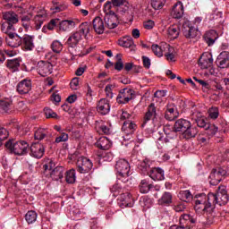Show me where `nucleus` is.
<instances>
[{"label": "nucleus", "mask_w": 229, "mask_h": 229, "mask_svg": "<svg viewBox=\"0 0 229 229\" xmlns=\"http://www.w3.org/2000/svg\"><path fill=\"white\" fill-rule=\"evenodd\" d=\"M65 180L67 183H74L76 182V171L74 169L67 171Z\"/></svg>", "instance_id": "a18cd8bd"}, {"label": "nucleus", "mask_w": 229, "mask_h": 229, "mask_svg": "<svg viewBox=\"0 0 229 229\" xmlns=\"http://www.w3.org/2000/svg\"><path fill=\"white\" fill-rule=\"evenodd\" d=\"M50 176L52 180H55L56 182L62 180L64 178V167L56 166L50 172Z\"/></svg>", "instance_id": "f704fd0d"}, {"label": "nucleus", "mask_w": 229, "mask_h": 229, "mask_svg": "<svg viewBox=\"0 0 229 229\" xmlns=\"http://www.w3.org/2000/svg\"><path fill=\"white\" fill-rule=\"evenodd\" d=\"M51 48L54 53H62V49H64V45L59 40H55L51 44Z\"/></svg>", "instance_id": "de8ad7c7"}, {"label": "nucleus", "mask_w": 229, "mask_h": 229, "mask_svg": "<svg viewBox=\"0 0 229 229\" xmlns=\"http://www.w3.org/2000/svg\"><path fill=\"white\" fill-rule=\"evenodd\" d=\"M7 67L12 72H15L21 67V61L19 59H10L7 61Z\"/></svg>", "instance_id": "e433bc0d"}, {"label": "nucleus", "mask_w": 229, "mask_h": 229, "mask_svg": "<svg viewBox=\"0 0 229 229\" xmlns=\"http://www.w3.org/2000/svg\"><path fill=\"white\" fill-rule=\"evenodd\" d=\"M148 176L154 180V182H161L162 180H165V175L164 174V170L160 167H154L151 168Z\"/></svg>", "instance_id": "a211bd4d"}, {"label": "nucleus", "mask_w": 229, "mask_h": 229, "mask_svg": "<svg viewBox=\"0 0 229 229\" xmlns=\"http://www.w3.org/2000/svg\"><path fill=\"white\" fill-rule=\"evenodd\" d=\"M123 133V140H130L131 139V135L135 133V130H137V124L131 122V120H127L123 122V125L122 127Z\"/></svg>", "instance_id": "6e6552de"}, {"label": "nucleus", "mask_w": 229, "mask_h": 229, "mask_svg": "<svg viewBox=\"0 0 229 229\" xmlns=\"http://www.w3.org/2000/svg\"><path fill=\"white\" fill-rule=\"evenodd\" d=\"M118 44L122 47H133V46H135V42H133V38H131V36L123 37L118 40Z\"/></svg>", "instance_id": "473e14b6"}, {"label": "nucleus", "mask_w": 229, "mask_h": 229, "mask_svg": "<svg viewBox=\"0 0 229 229\" xmlns=\"http://www.w3.org/2000/svg\"><path fill=\"white\" fill-rule=\"evenodd\" d=\"M104 21L109 30H114L119 26V18H117V14H107L105 16Z\"/></svg>", "instance_id": "412c9836"}, {"label": "nucleus", "mask_w": 229, "mask_h": 229, "mask_svg": "<svg viewBox=\"0 0 229 229\" xmlns=\"http://www.w3.org/2000/svg\"><path fill=\"white\" fill-rule=\"evenodd\" d=\"M44 112L47 119H56V117H58V114H56L51 108L46 107Z\"/></svg>", "instance_id": "6e6d98bb"}, {"label": "nucleus", "mask_w": 229, "mask_h": 229, "mask_svg": "<svg viewBox=\"0 0 229 229\" xmlns=\"http://www.w3.org/2000/svg\"><path fill=\"white\" fill-rule=\"evenodd\" d=\"M194 202V208L197 214H206V216H209L212 214V212H214V204L208 199V194H197L195 196Z\"/></svg>", "instance_id": "f257e3e1"}, {"label": "nucleus", "mask_w": 229, "mask_h": 229, "mask_svg": "<svg viewBox=\"0 0 229 229\" xmlns=\"http://www.w3.org/2000/svg\"><path fill=\"white\" fill-rule=\"evenodd\" d=\"M59 31H71L76 28V21L73 19L63 20L58 22Z\"/></svg>", "instance_id": "6ab92c4d"}, {"label": "nucleus", "mask_w": 229, "mask_h": 229, "mask_svg": "<svg viewBox=\"0 0 229 229\" xmlns=\"http://www.w3.org/2000/svg\"><path fill=\"white\" fill-rule=\"evenodd\" d=\"M81 38V32H75L72 34L67 39L68 46H70V47H76L78 44H80Z\"/></svg>", "instance_id": "7c9ffc66"}, {"label": "nucleus", "mask_w": 229, "mask_h": 229, "mask_svg": "<svg viewBox=\"0 0 229 229\" xmlns=\"http://www.w3.org/2000/svg\"><path fill=\"white\" fill-rule=\"evenodd\" d=\"M131 114L126 111H123L120 116L121 121H130Z\"/></svg>", "instance_id": "774afa93"}, {"label": "nucleus", "mask_w": 229, "mask_h": 229, "mask_svg": "<svg viewBox=\"0 0 229 229\" xmlns=\"http://www.w3.org/2000/svg\"><path fill=\"white\" fill-rule=\"evenodd\" d=\"M171 203H173V195L167 191L158 199L159 205H169Z\"/></svg>", "instance_id": "ea45409f"}, {"label": "nucleus", "mask_w": 229, "mask_h": 229, "mask_svg": "<svg viewBox=\"0 0 229 229\" xmlns=\"http://www.w3.org/2000/svg\"><path fill=\"white\" fill-rule=\"evenodd\" d=\"M93 29L98 35L105 33V22L101 17L98 16L93 20Z\"/></svg>", "instance_id": "bb28decb"}, {"label": "nucleus", "mask_w": 229, "mask_h": 229, "mask_svg": "<svg viewBox=\"0 0 229 229\" xmlns=\"http://www.w3.org/2000/svg\"><path fill=\"white\" fill-rule=\"evenodd\" d=\"M111 192H113L114 196H118L120 192H123V188L119 184H114L111 188Z\"/></svg>", "instance_id": "e2e57ef3"}, {"label": "nucleus", "mask_w": 229, "mask_h": 229, "mask_svg": "<svg viewBox=\"0 0 229 229\" xmlns=\"http://www.w3.org/2000/svg\"><path fill=\"white\" fill-rule=\"evenodd\" d=\"M60 22L59 19H53L50 21V22L47 25V30H53L55 28H56V24Z\"/></svg>", "instance_id": "0e129e2a"}, {"label": "nucleus", "mask_w": 229, "mask_h": 229, "mask_svg": "<svg viewBox=\"0 0 229 229\" xmlns=\"http://www.w3.org/2000/svg\"><path fill=\"white\" fill-rule=\"evenodd\" d=\"M183 4L177 2L172 8L171 15L174 19H182V17H183Z\"/></svg>", "instance_id": "393cba45"}, {"label": "nucleus", "mask_w": 229, "mask_h": 229, "mask_svg": "<svg viewBox=\"0 0 229 229\" xmlns=\"http://www.w3.org/2000/svg\"><path fill=\"white\" fill-rule=\"evenodd\" d=\"M5 148L9 149L12 153L18 156L28 155V151H30V144L26 142V140H9L5 143Z\"/></svg>", "instance_id": "7ed1b4c3"}, {"label": "nucleus", "mask_w": 229, "mask_h": 229, "mask_svg": "<svg viewBox=\"0 0 229 229\" xmlns=\"http://www.w3.org/2000/svg\"><path fill=\"white\" fill-rule=\"evenodd\" d=\"M167 37L170 40H175L180 37V25L174 24L167 29Z\"/></svg>", "instance_id": "c85d7f7f"}, {"label": "nucleus", "mask_w": 229, "mask_h": 229, "mask_svg": "<svg viewBox=\"0 0 229 229\" xmlns=\"http://www.w3.org/2000/svg\"><path fill=\"white\" fill-rule=\"evenodd\" d=\"M8 130H6L4 127H0V140L3 142V140H6L8 139Z\"/></svg>", "instance_id": "680f3d73"}, {"label": "nucleus", "mask_w": 229, "mask_h": 229, "mask_svg": "<svg viewBox=\"0 0 229 229\" xmlns=\"http://www.w3.org/2000/svg\"><path fill=\"white\" fill-rule=\"evenodd\" d=\"M46 19H47V13L45 10H42L39 13H38V14L34 17L35 29L40 30Z\"/></svg>", "instance_id": "a878e982"}, {"label": "nucleus", "mask_w": 229, "mask_h": 229, "mask_svg": "<svg viewBox=\"0 0 229 229\" xmlns=\"http://www.w3.org/2000/svg\"><path fill=\"white\" fill-rule=\"evenodd\" d=\"M173 114H174V106H168L166 113L165 114V119H167L168 121H173L175 117Z\"/></svg>", "instance_id": "864d4df0"}, {"label": "nucleus", "mask_w": 229, "mask_h": 229, "mask_svg": "<svg viewBox=\"0 0 229 229\" xmlns=\"http://www.w3.org/2000/svg\"><path fill=\"white\" fill-rule=\"evenodd\" d=\"M208 199L215 205H226L228 203V191L225 187H219L216 194L208 193Z\"/></svg>", "instance_id": "20e7f679"}, {"label": "nucleus", "mask_w": 229, "mask_h": 229, "mask_svg": "<svg viewBox=\"0 0 229 229\" xmlns=\"http://www.w3.org/2000/svg\"><path fill=\"white\" fill-rule=\"evenodd\" d=\"M214 64V59L210 54L205 55H203L199 59V65L201 69H208V67H212Z\"/></svg>", "instance_id": "c756f323"}, {"label": "nucleus", "mask_w": 229, "mask_h": 229, "mask_svg": "<svg viewBox=\"0 0 229 229\" xmlns=\"http://www.w3.org/2000/svg\"><path fill=\"white\" fill-rule=\"evenodd\" d=\"M140 205L144 208H149L151 207V200H149L146 198H143L140 199Z\"/></svg>", "instance_id": "338daca9"}, {"label": "nucleus", "mask_w": 229, "mask_h": 229, "mask_svg": "<svg viewBox=\"0 0 229 229\" xmlns=\"http://www.w3.org/2000/svg\"><path fill=\"white\" fill-rule=\"evenodd\" d=\"M44 153H46V148L42 143H33L30 146V157L34 158H41L44 157Z\"/></svg>", "instance_id": "4468645a"}, {"label": "nucleus", "mask_w": 229, "mask_h": 229, "mask_svg": "<svg viewBox=\"0 0 229 229\" xmlns=\"http://www.w3.org/2000/svg\"><path fill=\"white\" fill-rule=\"evenodd\" d=\"M1 31L9 37L15 33V27L12 23H7L6 21L2 22Z\"/></svg>", "instance_id": "72a5a7b5"}, {"label": "nucleus", "mask_w": 229, "mask_h": 229, "mask_svg": "<svg viewBox=\"0 0 229 229\" xmlns=\"http://www.w3.org/2000/svg\"><path fill=\"white\" fill-rule=\"evenodd\" d=\"M97 148H99V149H110L112 148V142L108 138L106 137H101L97 142H96Z\"/></svg>", "instance_id": "2f4dec72"}, {"label": "nucleus", "mask_w": 229, "mask_h": 229, "mask_svg": "<svg viewBox=\"0 0 229 229\" xmlns=\"http://www.w3.org/2000/svg\"><path fill=\"white\" fill-rule=\"evenodd\" d=\"M139 169L143 174H149V171H151V161L149 159H144L140 164Z\"/></svg>", "instance_id": "c9c22d12"}, {"label": "nucleus", "mask_w": 229, "mask_h": 229, "mask_svg": "<svg viewBox=\"0 0 229 229\" xmlns=\"http://www.w3.org/2000/svg\"><path fill=\"white\" fill-rule=\"evenodd\" d=\"M226 174V171L223 170V168H217L212 170L209 174V183L210 185H218V183L223 180V176Z\"/></svg>", "instance_id": "f8f14e48"}, {"label": "nucleus", "mask_w": 229, "mask_h": 229, "mask_svg": "<svg viewBox=\"0 0 229 229\" xmlns=\"http://www.w3.org/2000/svg\"><path fill=\"white\" fill-rule=\"evenodd\" d=\"M155 119H157V107L155 106V104H150L145 114V120L141 125L142 128L146 126V123H148V121H155Z\"/></svg>", "instance_id": "aec40b11"}, {"label": "nucleus", "mask_w": 229, "mask_h": 229, "mask_svg": "<svg viewBox=\"0 0 229 229\" xmlns=\"http://www.w3.org/2000/svg\"><path fill=\"white\" fill-rule=\"evenodd\" d=\"M182 33L186 38H196L199 35L198 29L191 25V21H186L182 24Z\"/></svg>", "instance_id": "9d476101"}, {"label": "nucleus", "mask_w": 229, "mask_h": 229, "mask_svg": "<svg viewBox=\"0 0 229 229\" xmlns=\"http://www.w3.org/2000/svg\"><path fill=\"white\" fill-rule=\"evenodd\" d=\"M151 189V184L148 182V180H142L140 183V192L141 194H148L149 190Z\"/></svg>", "instance_id": "79ce46f5"}, {"label": "nucleus", "mask_w": 229, "mask_h": 229, "mask_svg": "<svg viewBox=\"0 0 229 229\" xmlns=\"http://www.w3.org/2000/svg\"><path fill=\"white\" fill-rule=\"evenodd\" d=\"M116 63L114 64L115 71H123L124 69V63L121 57V54L116 55Z\"/></svg>", "instance_id": "3c124183"}, {"label": "nucleus", "mask_w": 229, "mask_h": 229, "mask_svg": "<svg viewBox=\"0 0 229 229\" xmlns=\"http://www.w3.org/2000/svg\"><path fill=\"white\" fill-rule=\"evenodd\" d=\"M216 64L219 69H229V52L223 51L216 58Z\"/></svg>", "instance_id": "2eb2a0df"}, {"label": "nucleus", "mask_w": 229, "mask_h": 229, "mask_svg": "<svg viewBox=\"0 0 229 229\" xmlns=\"http://www.w3.org/2000/svg\"><path fill=\"white\" fill-rule=\"evenodd\" d=\"M177 131L174 130V131H165V136H160L157 139V146L158 148H163V146L165 144H167L168 142H171V140H173L174 139H176L177 134H176Z\"/></svg>", "instance_id": "ddd939ff"}, {"label": "nucleus", "mask_w": 229, "mask_h": 229, "mask_svg": "<svg viewBox=\"0 0 229 229\" xmlns=\"http://www.w3.org/2000/svg\"><path fill=\"white\" fill-rule=\"evenodd\" d=\"M165 4V0H152L151 6L154 10H162Z\"/></svg>", "instance_id": "8fccbe9b"}, {"label": "nucleus", "mask_w": 229, "mask_h": 229, "mask_svg": "<svg viewBox=\"0 0 229 229\" xmlns=\"http://www.w3.org/2000/svg\"><path fill=\"white\" fill-rule=\"evenodd\" d=\"M3 19L7 24H13V26L19 22V15L12 11L4 13Z\"/></svg>", "instance_id": "cd10ccee"}, {"label": "nucleus", "mask_w": 229, "mask_h": 229, "mask_svg": "<svg viewBox=\"0 0 229 229\" xmlns=\"http://www.w3.org/2000/svg\"><path fill=\"white\" fill-rule=\"evenodd\" d=\"M10 100H1L0 101V107L4 110L5 112H7V110H9L10 108Z\"/></svg>", "instance_id": "69168bd1"}, {"label": "nucleus", "mask_w": 229, "mask_h": 229, "mask_svg": "<svg viewBox=\"0 0 229 229\" xmlns=\"http://www.w3.org/2000/svg\"><path fill=\"white\" fill-rule=\"evenodd\" d=\"M175 131H182L184 139H192L198 135V128L192 127L188 120L183 118L178 119L174 125Z\"/></svg>", "instance_id": "f03ea898"}, {"label": "nucleus", "mask_w": 229, "mask_h": 229, "mask_svg": "<svg viewBox=\"0 0 229 229\" xmlns=\"http://www.w3.org/2000/svg\"><path fill=\"white\" fill-rule=\"evenodd\" d=\"M5 44L9 47H21V46H22V38H21L17 32H14L5 37Z\"/></svg>", "instance_id": "9b49d317"}, {"label": "nucleus", "mask_w": 229, "mask_h": 229, "mask_svg": "<svg viewBox=\"0 0 229 229\" xmlns=\"http://www.w3.org/2000/svg\"><path fill=\"white\" fill-rule=\"evenodd\" d=\"M69 140V134L62 132V134L55 139V142H67Z\"/></svg>", "instance_id": "13d9d810"}, {"label": "nucleus", "mask_w": 229, "mask_h": 229, "mask_svg": "<svg viewBox=\"0 0 229 229\" xmlns=\"http://www.w3.org/2000/svg\"><path fill=\"white\" fill-rule=\"evenodd\" d=\"M36 69L39 76H49L53 72V64L49 62L39 61Z\"/></svg>", "instance_id": "1a4fd4ad"}, {"label": "nucleus", "mask_w": 229, "mask_h": 229, "mask_svg": "<svg viewBox=\"0 0 229 229\" xmlns=\"http://www.w3.org/2000/svg\"><path fill=\"white\" fill-rule=\"evenodd\" d=\"M118 204L122 208H124L126 207H133V199L131 198V195L130 193H123L121 194L118 198Z\"/></svg>", "instance_id": "f3484780"}, {"label": "nucleus", "mask_w": 229, "mask_h": 229, "mask_svg": "<svg viewBox=\"0 0 229 229\" xmlns=\"http://www.w3.org/2000/svg\"><path fill=\"white\" fill-rule=\"evenodd\" d=\"M17 90L19 94H28L31 90V81L25 79L20 81L17 85Z\"/></svg>", "instance_id": "b1692460"}, {"label": "nucleus", "mask_w": 229, "mask_h": 229, "mask_svg": "<svg viewBox=\"0 0 229 229\" xmlns=\"http://www.w3.org/2000/svg\"><path fill=\"white\" fill-rule=\"evenodd\" d=\"M133 96H135V91L131 89L125 88L120 90L116 101L122 105H126V103H130L133 99Z\"/></svg>", "instance_id": "423d86ee"}, {"label": "nucleus", "mask_w": 229, "mask_h": 229, "mask_svg": "<svg viewBox=\"0 0 229 229\" xmlns=\"http://www.w3.org/2000/svg\"><path fill=\"white\" fill-rule=\"evenodd\" d=\"M32 17H33V15L31 13L23 15L21 17V25L23 28H25V30H30V28H31Z\"/></svg>", "instance_id": "a19ab883"}, {"label": "nucleus", "mask_w": 229, "mask_h": 229, "mask_svg": "<svg viewBox=\"0 0 229 229\" xmlns=\"http://www.w3.org/2000/svg\"><path fill=\"white\" fill-rule=\"evenodd\" d=\"M115 86L112 85V84H108L107 86H106V95L107 98H109L110 99H112V98H114V93H112V89H114Z\"/></svg>", "instance_id": "bf43d9fd"}, {"label": "nucleus", "mask_w": 229, "mask_h": 229, "mask_svg": "<svg viewBox=\"0 0 229 229\" xmlns=\"http://www.w3.org/2000/svg\"><path fill=\"white\" fill-rule=\"evenodd\" d=\"M92 161L90 159L85 157H80L77 159V171L78 173H81V174H85L87 173H89V171L93 167Z\"/></svg>", "instance_id": "39448f33"}, {"label": "nucleus", "mask_w": 229, "mask_h": 229, "mask_svg": "<svg viewBox=\"0 0 229 229\" xmlns=\"http://www.w3.org/2000/svg\"><path fill=\"white\" fill-rule=\"evenodd\" d=\"M167 48L165 47V45L164 47L159 46V45H152V51L156 56L158 58H161V56H164V53Z\"/></svg>", "instance_id": "58836bf2"}, {"label": "nucleus", "mask_w": 229, "mask_h": 229, "mask_svg": "<svg viewBox=\"0 0 229 229\" xmlns=\"http://www.w3.org/2000/svg\"><path fill=\"white\" fill-rule=\"evenodd\" d=\"M208 114L211 119H217L219 117V108L218 107L209 108Z\"/></svg>", "instance_id": "4d7b16f0"}, {"label": "nucleus", "mask_w": 229, "mask_h": 229, "mask_svg": "<svg viewBox=\"0 0 229 229\" xmlns=\"http://www.w3.org/2000/svg\"><path fill=\"white\" fill-rule=\"evenodd\" d=\"M97 110L98 114H101V115H106L110 112V102H108V99L102 98L98 101Z\"/></svg>", "instance_id": "5701e85b"}, {"label": "nucleus", "mask_w": 229, "mask_h": 229, "mask_svg": "<svg viewBox=\"0 0 229 229\" xmlns=\"http://www.w3.org/2000/svg\"><path fill=\"white\" fill-rule=\"evenodd\" d=\"M115 169L118 176H122L123 178H128L130 176V163L126 159H119L116 162Z\"/></svg>", "instance_id": "0eeeda50"}, {"label": "nucleus", "mask_w": 229, "mask_h": 229, "mask_svg": "<svg viewBox=\"0 0 229 229\" xmlns=\"http://www.w3.org/2000/svg\"><path fill=\"white\" fill-rule=\"evenodd\" d=\"M70 87L72 90H78V88L80 87V79L73 78L70 82Z\"/></svg>", "instance_id": "052dcab7"}, {"label": "nucleus", "mask_w": 229, "mask_h": 229, "mask_svg": "<svg viewBox=\"0 0 229 229\" xmlns=\"http://www.w3.org/2000/svg\"><path fill=\"white\" fill-rule=\"evenodd\" d=\"M115 7L114 4H112V2H106L104 4V13H106V15H112V14H115V12H114V8Z\"/></svg>", "instance_id": "49530a36"}, {"label": "nucleus", "mask_w": 229, "mask_h": 229, "mask_svg": "<svg viewBox=\"0 0 229 229\" xmlns=\"http://www.w3.org/2000/svg\"><path fill=\"white\" fill-rule=\"evenodd\" d=\"M46 137V130L43 128L38 129L34 133V139L36 140H42Z\"/></svg>", "instance_id": "603ef678"}, {"label": "nucleus", "mask_w": 229, "mask_h": 229, "mask_svg": "<svg viewBox=\"0 0 229 229\" xmlns=\"http://www.w3.org/2000/svg\"><path fill=\"white\" fill-rule=\"evenodd\" d=\"M203 38H204V42H206L208 46H214V44H216V40L219 38V35L217 34V31L212 30L207 31L204 34Z\"/></svg>", "instance_id": "4be33fe9"}, {"label": "nucleus", "mask_w": 229, "mask_h": 229, "mask_svg": "<svg viewBox=\"0 0 229 229\" xmlns=\"http://www.w3.org/2000/svg\"><path fill=\"white\" fill-rule=\"evenodd\" d=\"M21 46L23 51H33L35 49V36L24 35L21 38Z\"/></svg>", "instance_id": "dca6fc26"}, {"label": "nucleus", "mask_w": 229, "mask_h": 229, "mask_svg": "<svg viewBox=\"0 0 229 229\" xmlns=\"http://www.w3.org/2000/svg\"><path fill=\"white\" fill-rule=\"evenodd\" d=\"M37 212L33 210L28 211L25 215V220L29 225H32V223H35V221H37Z\"/></svg>", "instance_id": "37998d69"}, {"label": "nucleus", "mask_w": 229, "mask_h": 229, "mask_svg": "<svg viewBox=\"0 0 229 229\" xmlns=\"http://www.w3.org/2000/svg\"><path fill=\"white\" fill-rule=\"evenodd\" d=\"M165 56L168 62H176L175 55H174V49L171 47L169 45H165Z\"/></svg>", "instance_id": "4c0bfd02"}, {"label": "nucleus", "mask_w": 229, "mask_h": 229, "mask_svg": "<svg viewBox=\"0 0 229 229\" xmlns=\"http://www.w3.org/2000/svg\"><path fill=\"white\" fill-rule=\"evenodd\" d=\"M178 197L182 201H184L185 203L191 201L192 199V194L191 193L190 191H182L179 192Z\"/></svg>", "instance_id": "c03bdc74"}, {"label": "nucleus", "mask_w": 229, "mask_h": 229, "mask_svg": "<svg viewBox=\"0 0 229 229\" xmlns=\"http://www.w3.org/2000/svg\"><path fill=\"white\" fill-rule=\"evenodd\" d=\"M218 131L217 126L214 124H208L206 127V134L208 135V137H214Z\"/></svg>", "instance_id": "09e8293b"}, {"label": "nucleus", "mask_w": 229, "mask_h": 229, "mask_svg": "<svg viewBox=\"0 0 229 229\" xmlns=\"http://www.w3.org/2000/svg\"><path fill=\"white\" fill-rule=\"evenodd\" d=\"M90 32V28L89 27L88 22L81 23L80 26V31H77V33H81V35H89Z\"/></svg>", "instance_id": "5fc2aeb1"}]
</instances>
